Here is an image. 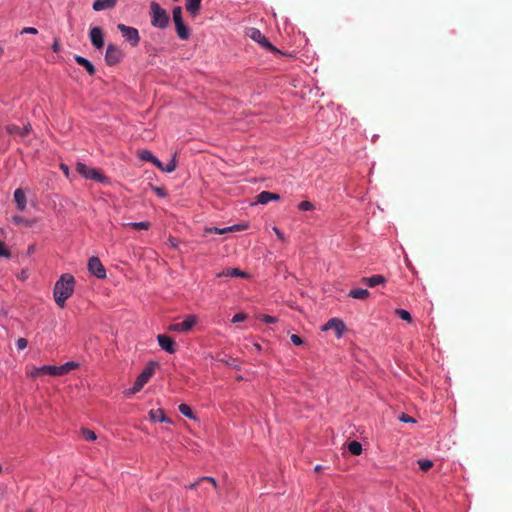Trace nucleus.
I'll return each mask as SVG.
<instances>
[{"instance_id": "50", "label": "nucleus", "mask_w": 512, "mask_h": 512, "mask_svg": "<svg viewBox=\"0 0 512 512\" xmlns=\"http://www.w3.org/2000/svg\"><path fill=\"white\" fill-rule=\"evenodd\" d=\"M29 132V128L28 127H25L23 130H21V135H26L27 133Z\"/></svg>"}, {"instance_id": "27", "label": "nucleus", "mask_w": 512, "mask_h": 512, "mask_svg": "<svg viewBox=\"0 0 512 512\" xmlns=\"http://www.w3.org/2000/svg\"><path fill=\"white\" fill-rule=\"evenodd\" d=\"M176 32L180 39L186 40L189 38V29L185 26L184 22L176 23Z\"/></svg>"}, {"instance_id": "54", "label": "nucleus", "mask_w": 512, "mask_h": 512, "mask_svg": "<svg viewBox=\"0 0 512 512\" xmlns=\"http://www.w3.org/2000/svg\"><path fill=\"white\" fill-rule=\"evenodd\" d=\"M2 471V467L0 466V472Z\"/></svg>"}, {"instance_id": "11", "label": "nucleus", "mask_w": 512, "mask_h": 512, "mask_svg": "<svg viewBox=\"0 0 512 512\" xmlns=\"http://www.w3.org/2000/svg\"><path fill=\"white\" fill-rule=\"evenodd\" d=\"M89 37H90L92 45L95 48L101 49L104 46V37H103V31L101 28H99V27L91 28Z\"/></svg>"}, {"instance_id": "36", "label": "nucleus", "mask_w": 512, "mask_h": 512, "mask_svg": "<svg viewBox=\"0 0 512 512\" xmlns=\"http://www.w3.org/2000/svg\"><path fill=\"white\" fill-rule=\"evenodd\" d=\"M258 319L265 322V323H268V324H272V323H276L277 322V318L276 317H273V316H270V315H265V314H260L258 316Z\"/></svg>"}, {"instance_id": "6", "label": "nucleus", "mask_w": 512, "mask_h": 512, "mask_svg": "<svg viewBox=\"0 0 512 512\" xmlns=\"http://www.w3.org/2000/svg\"><path fill=\"white\" fill-rule=\"evenodd\" d=\"M196 323L197 317L195 315H187L182 322L169 325L168 330L170 332L186 333L189 332Z\"/></svg>"}, {"instance_id": "15", "label": "nucleus", "mask_w": 512, "mask_h": 512, "mask_svg": "<svg viewBox=\"0 0 512 512\" xmlns=\"http://www.w3.org/2000/svg\"><path fill=\"white\" fill-rule=\"evenodd\" d=\"M117 0H95L93 2V9L95 11H102L106 9H112L116 6Z\"/></svg>"}, {"instance_id": "51", "label": "nucleus", "mask_w": 512, "mask_h": 512, "mask_svg": "<svg viewBox=\"0 0 512 512\" xmlns=\"http://www.w3.org/2000/svg\"><path fill=\"white\" fill-rule=\"evenodd\" d=\"M170 243L173 247H176L177 244H176V240L175 239H170Z\"/></svg>"}, {"instance_id": "33", "label": "nucleus", "mask_w": 512, "mask_h": 512, "mask_svg": "<svg viewBox=\"0 0 512 512\" xmlns=\"http://www.w3.org/2000/svg\"><path fill=\"white\" fill-rule=\"evenodd\" d=\"M81 434L83 438L87 441H94L97 438L95 432L89 429H82Z\"/></svg>"}, {"instance_id": "21", "label": "nucleus", "mask_w": 512, "mask_h": 512, "mask_svg": "<svg viewBox=\"0 0 512 512\" xmlns=\"http://www.w3.org/2000/svg\"><path fill=\"white\" fill-rule=\"evenodd\" d=\"M150 419L154 422H166L171 423V420L164 414L163 409H155L149 412Z\"/></svg>"}, {"instance_id": "45", "label": "nucleus", "mask_w": 512, "mask_h": 512, "mask_svg": "<svg viewBox=\"0 0 512 512\" xmlns=\"http://www.w3.org/2000/svg\"><path fill=\"white\" fill-rule=\"evenodd\" d=\"M8 131L11 134H20L21 133V129L18 126H15V125L9 126L8 127Z\"/></svg>"}, {"instance_id": "38", "label": "nucleus", "mask_w": 512, "mask_h": 512, "mask_svg": "<svg viewBox=\"0 0 512 512\" xmlns=\"http://www.w3.org/2000/svg\"><path fill=\"white\" fill-rule=\"evenodd\" d=\"M0 256L10 258L11 254L5 244L0 241Z\"/></svg>"}, {"instance_id": "8", "label": "nucleus", "mask_w": 512, "mask_h": 512, "mask_svg": "<svg viewBox=\"0 0 512 512\" xmlns=\"http://www.w3.org/2000/svg\"><path fill=\"white\" fill-rule=\"evenodd\" d=\"M118 30L122 36L128 41L133 47L137 46L140 41L139 32L136 28L126 26L125 24H118Z\"/></svg>"}, {"instance_id": "19", "label": "nucleus", "mask_w": 512, "mask_h": 512, "mask_svg": "<svg viewBox=\"0 0 512 512\" xmlns=\"http://www.w3.org/2000/svg\"><path fill=\"white\" fill-rule=\"evenodd\" d=\"M75 61L82 67L85 68V70L88 72L89 75H94L95 72H96V69L94 67V65L86 58L82 57V56H79V55H76L75 56Z\"/></svg>"}, {"instance_id": "16", "label": "nucleus", "mask_w": 512, "mask_h": 512, "mask_svg": "<svg viewBox=\"0 0 512 512\" xmlns=\"http://www.w3.org/2000/svg\"><path fill=\"white\" fill-rule=\"evenodd\" d=\"M386 282V278L382 275H373L371 277H363L361 279V283L369 286L375 287L380 284H384Z\"/></svg>"}, {"instance_id": "20", "label": "nucleus", "mask_w": 512, "mask_h": 512, "mask_svg": "<svg viewBox=\"0 0 512 512\" xmlns=\"http://www.w3.org/2000/svg\"><path fill=\"white\" fill-rule=\"evenodd\" d=\"M138 156L143 161H149L152 162L155 166L161 167V162L149 150H140L138 152Z\"/></svg>"}, {"instance_id": "25", "label": "nucleus", "mask_w": 512, "mask_h": 512, "mask_svg": "<svg viewBox=\"0 0 512 512\" xmlns=\"http://www.w3.org/2000/svg\"><path fill=\"white\" fill-rule=\"evenodd\" d=\"M348 296L354 299L365 300L370 296V292L367 289H352Z\"/></svg>"}, {"instance_id": "48", "label": "nucleus", "mask_w": 512, "mask_h": 512, "mask_svg": "<svg viewBox=\"0 0 512 512\" xmlns=\"http://www.w3.org/2000/svg\"><path fill=\"white\" fill-rule=\"evenodd\" d=\"M60 167H61L62 171L64 172V174H65L66 176H68V175H69V168L67 167V165H65V164H61V166H60Z\"/></svg>"}, {"instance_id": "22", "label": "nucleus", "mask_w": 512, "mask_h": 512, "mask_svg": "<svg viewBox=\"0 0 512 512\" xmlns=\"http://www.w3.org/2000/svg\"><path fill=\"white\" fill-rule=\"evenodd\" d=\"M78 367V364L76 362H67L61 366H55L56 369V376H62L65 374H68L71 370Z\"/></svg>"}, {"instance_id": "39", "label": "nucleus", "mask_w": 512, "mask_h": 512, "mask_svg": "<svg viewBox=\"0 0 512 512\" xmlns=\"http://www.w3.org/2000/svg\"><path fill=\"white\" fill-rule=\"evenodd\" d=\"M247 319V314L240 312L233 316L232 322L239 323Z\"/></svg>"}, {"instance_id": "34", "label": "nucleus", "mask_w": 512, "mask_h": 512, "mask_svg": "<svg viewBox=\"0 0 512 512\" xmlns=\"http://www.w3.org/2000/svg\"><path fill=\"white\" fill-rule=\"evenodd\" d=\"M173 21L174 23H180L183 22L182 19V9L180 6H177L173 9Z\"/></svg>"}, {"instance_id": "13", "label": "nucleus", "mask_w": 512, "mask_h": 512, "mask_svg": "<svg viewBox=\"0 0 512 512\" xmlns=\"http://www.w3.org/2000/svg\"><path fill=\"white\" fill-rule=\"evenodd\" d=\"M30 377H38L41 375H50L56 376V369L53 365H44L41 367H34L30 372H28Z\"/></svg>"}, {"instance_id": "32", "label": "nucleus", "mask_w": 512, "mask_h": 512, "mask_svg": "<svg viewBox=\"0 0 512 512\" xmlns=\"http://www.w3.org/2000/svg\"><path fill=\"white\" fill-rule=\"evenodd\" d=\"M395 314L400 317L402 320H405L407 322H411L412 321V317H411V314L405 310V309H396L395 310Z\"/></svg>"}, {"instance_id": "17", "label": "nucleus", "mask_w": 512, "mask_h": 512, "mask_svg": "<svg viewBox=\"0 0 512 512\" xmlns=\"http://www.w3.org/2000/svg\"><path fill=\"white\" fill-rule=\"evenodd\" d=\"M280 195L269 191H263L257 196V202L260 204H267L272 200H279Z\"/></svg>"}, {"instance_id": "30", "label": "nucleus", "mask_w": 512, "mask_h": 512, "mask_svg": "<svg viewBox=\"0 0 512 512\" xmlns=\"http://www.w3.org/2000/svg\"><path fill=\"white\" fill-rule=\"evenodd\" d=\"M177 167L176 159L175 157L172 158L165 166L161 163V167H158L161 171L171 173L173 172Z\"/></svg>"}, {"instance_id": "37", "label": "nucleus", "mask_w": 512, "mask_h": 512, "mask_svg": "<svg viewBox=\"0 0 512 512\" xmlns=\"http://www.w3.org/2000/svg\"><path fill=\"white\" fill-rule=\"evenodd\" d=\"M298 208L302 211H309L314 209V205L310 201H302L299 203Z\"/></svg>"}, {"instance_id": "5", "label": "nucleus", "mask_w": 512, "mask_h": 512, "mask_svg": "<svg viewBox=\"0 0 512 512\" xmlns=\"http://www.w3.org/2000/svg\"><path fill=\"white\" fill-rule=\"evenodd\" d=\"M246 35L257 42L260 46L263 48L273 52V53H280V51L270 43V41L265 37L264 34L261 33L260 30L256 28H248L246 30Z\"/></svg>"}, {"instance_id": "12", "label": "nucleus", "mask_w": 512, "mask_h": 512, "mask_svg": "<svg viewBox=\"0 0 512 512\" xmlns=\"http://www.w3.org/2000/svg\"><path fill=\"white\" fill-rule=\"evenodd\" d=\"M159 346L166 352L173 354L176 351V344L174 340L164 334L157 336Z\"/></svg>"}, {"instance_id": "43", "label": "nucleus", "mask_w": 512, "mask_h": 512, "mask_svg": "<svg viewBox=\"0 0 512 512\" xmlns=\"http://www.w3.org/2000/svg\"><path fill=\"white\" fill-rule=\"evenodd\" d=\"M153 191L160 197H165L167 195L165 189L161 187H153Z\"/></svg>"}, {"instance_id": "3", "label": "nucleus", "mask_w": 512, "mask_h": 512, "mask_svg": "<svg viewBox=\"0 0 512 512\" xmlns=\"http://www.w3.org/2000/svg\"><path fill=\"white\" fill-rule=\"evenodd\" d=\"M150 8L152 11V20L151 24L154 27L165 28L169 22V16L167 12L160 7V5L156 2H151Z\"/></svg>"}, {"instance_id": "35", "label": "nucleus", "mask_w": 512, "mask_h": 512, "mask_svg": "<svg viewBox=\"0 0 512 512\" xmlns=\"http://www.w3.org/2000/svg\"><path fill=\"white\" fill-rule=\"evenodd\" d=\"M418 464L423 471H428L433 466V462L428 459H421L418 461Z\"/></svg>"}, {"instance_id": "44", "label": "nucleus", "mask_w": 512, "mask_h": 512, "mask_svg": "<svg viewBox=\"0 0 512 512\" xmlns=\"http://www.w3.org/2000/svg\"><path fill=\"white\" fill-rule=\"evenodd\" d=\"M400 421L402 422H405V423H410V422H415V420L409 416V415H406V414H402L400 417H399Z\"/></svg>"}, {"instance_id": "7", "label": "nucleus", "mask_w": 512, "mask_h": 512, "mask_svg": "<svg viewBox=\"0 0 512 512\" xmlns=\"http://www.w3.org/2000/svg\"><path fill=\"white\" fill-rule=\"evenodd\" d=\"M124 57L123 51L114 44H109L105 53V61L107 65L114 66L118 64Z\"/></svg>"}, {"instance_id": "55", "label": "nucleus", "mask_w": 512, "mask_h": 512, "mask_svg": "<svg viewBox=\"0 0 512 512\" xmlns=\"http://www.w3.org/2000/svg\"><path fill=\"white\" fill-rule=\"evenodd\" d=\"M27 512H33V511L29 510V511H27Z\"/></svg>"}, {"instance_id": "2", "label": "nucleus", "mask_w": 512, "mask_h": 512, "mask_svg": "<svg viewBox=\"0 0 512 512\" xmlns=\"http://www.w3.org/2000/svg\"><path fill=\"white\" fill-rule=\"evenodd\" d=\"M157 366V362H149L147 366L144 368V370L141 372V374L135 380L133 387L126 391V394L130 395L139 392L144 387V385L150 380Z\"/></svg>"}, {"instance_id": "10", "label": "nucleus", "mask_w": 512, "mask_h": 512, "mask_svg": "<svg viewBox=\"0 0 512 512\" xmlns=\"http://www.w3.org/2000/svg\"><path fill=\"white\" fill-rule=\"evenodd\" d=\"M323 330H334L337 337L340 338L344 333L345 324L338 318H332L323 326Z\"/></svg>"}, {"instance_id": "18", "label": "nucleus", "mask_w": 512, "mask_h": 512, "mask_svg": "<svg viewBox=\"0 0 512 512\" xmlns=\"http://www.w3.org/2000/svg\"><path fill=\"white\" fill-rule=\"evenodd\" d=\"M203 482L210 483L215 490L218 489V484H217L216 480L213 477H209V476H204V477L198 478L195 482L189 484L186 488L191 489V490L196 489Z\"/></svg>"}, {"instance_id": "1", "label": "nucleus", "mask_w": 512, "mask_h": 512, "mask_svg": "<svg viewBox=\"0 0 512 512\" xmlns=\"http://www.w3.org/2000/svg\"><path fill=\"white\" fill-rule=\"evenodd\" d=\"M75 278L73 275L65 273L56 281L53 290V296L56 304L63 308L66 300L70 298L74 292Z\"/></svg>"}, {"instance_id": "46", "label": "nucleus", "mask_w": 512, "mask_h": 512, "mask_svg": "<svg viewBox=\"0 0 512 512\" xmlns=\"http://www.w3.org/2000/svg\"><path fill=\"white\" fill-rule=\"evenodd\" d=\"M273 231L275 232V234L279 240H281V241L285 240L284 234L277 227H273Z\"/></svg>"}, {"instance_id": "4", "label": "nucleus", "mask_w": 512, "mask_h": 512, "mask_svg": "<svg viewBox=\"0 0 512 512\" xmlns=\"http://www.w3.org/2000/svg\"><path fill=\"white\" fill-rule=\"evenodd\" d=\"M76 171L86 179L95 180L100 183H107L108 179L102 172L95 168H90L84 163L78 162L76 164Z\"/></svg>"}, {"instance_id": "53", "label": "nucleus", "mask_w": 512, "mask_h": 512, "mask_svg": "<svg viewBox=\"0 0 512 512\" xmlns=\"http://www.w3.org/2000/svg\"><path fill=\"white\" fill-rule=\"evenodd\" d=\"M24 274H25V272L23 271L22 274H21V277H20L21 279H25V275Z\"/></svg>"}, {"instance_id": "29", "label": "nucleus", "mask_w": 512, "mask_h": 512, "mask_svg": "<svg viewBox=\"0 0 512 512\" xmlns=\"http://www.w3.org/2000/svg\"><path fill=\"white\" fill-rule=\"evenodd\" d=\"M127 226H129L135 230H147L150 228L151 224L148 221H143V222L128 223Z\"/></svg>"}, {"instance_id": "14", "label": "nucleus", "mask_w": 512, "mask_h": 512, "mask_svg": "<svg viewBox=\"0 0 512 512\" xmlns=\"http://www.w3.org/2000/svg\"><path fill=\"white\" fill-rule=\"evenodd\" d=\"M240 229L241 228L239 225H233V226L224 227V228L206 227L204 229V233H205V235L211 234V233L222 235V234H226L229 232L239 231Z\"/></svg>"}, {"instance_id": "31", "label": "nucleus", "mask_w": 512, "mask_h": 512, "mask_svg": "<svg viewBox=\"0 0 512 512\" xmlns=\"http://www.w3.org/2000/svg\"><path fill=\"white\" fill-rule=\"evenodd\" d=\"M178 409H179L180 413L183 414L184 416L191 418V419L194 418L193 411L189 405L182 403L179 405Z\"/></svg>"}, {"instance_id": "40", "label": "nucleus", "mask_w": 512, "mask_h": 512, "mask_svg": "<svg viewBox=\"0 0 512 512\" xmlns=\"http://www.w3.org/2000/svg\"><path fill=\"white\" fill-rule=\"evenodd\" d=\"M28 345V341L25 338H19L16 342L18 350H24Z\"/></svg>"}, {"instance_id": "28", "label": "nucleus", "mask_w": 512, "mask_h": 512, "mask_svg": "<svg viewBox=\"0 0 512 512\" xmlns=\"http://www.w3.org/2000/svg\"><path fill=\"white\" fill-rule=\"evenodd\" d=\"M348 450L353 455H360L362 452V445L357 441H351L348 444Z\"/></svg>"}, {"instance_id": "49", "label": "nucleus", "mask_w": 512, "mask_h": 512, "mask_svg": "<svg viewBox=\"0 0 512 512\" xmlns=\"http://www.w3.org/2000/svg\"><path fill=\"white\" fill-rule=\"evenodd\" d=\"M322 470H323V467L321 465H317L314 468V471L317 472V473L321 472Z\"/></svg>"}, {"instance_id": "41", "label": "nucleus", "mask_w": 512, "mask_h": 512, "mask_svg": "<svg viewBox=\"0 0 512 512\" xmlns=\"http://www.w3.org/2000/svg\"><path fill=\"white\" fill-rule=\"evenodd\" d=\"M290 339L291 342L296 346L303 344V340L301 339V337L296 334L291 335Z\"/></svg>"}, {"instance_id": "42", "label": "nucleus", "mask_w": 512, "mask_h": 512, "mask_svg": "<svg viewBox=\"0 0 512 512\" xmlns=\"http://www.w3.org/2000/svg\"><path fill=\"white\" fill-rule=\"evenodd\" d=\"M26 33H28V34H37L38 31L34 27H25V28H23L21 30V34H26Z\"/></svg>"}, {"instance_id": "26", "label": "nucleus", "mask_w": 512, "mask_h": 512, "mask_svg": "<svg viewBox=\"0 0 512 512\" xmlns=\"http://www.w3.org/2000/svg\"><path fill=\"white\" fill-rule=\"evenodd\" d=\"M202 0H187L186 2V10L193 16H195L201 7Z\"/></svg>"}, {"instance_id": "24", "label": "nucleus", "mask_w": 512, "mask_h": 512, "mask_svg": "<svg viewBox=\"0 0 512 512\" xmlns=\"http://www.w3.org/2000/svg\"><path fill=\"white\" fill-rule=\"evenodd\" d=\"M218 277L226 276V277H247V274L244 271H241L238 268H228L224 270L222 273L217 275Z\"/></svg>"}, {"instance_id": "52", "label": "nucleus", "mask_w": 512, "mask_h": 512, "mask_svg": "<svg viewBox=\"0 0 512 512\" xmlns=\"http://www.w3.org/2000/svg\"><path fill=\"white\" fill-rule=\"evenodd\" d=\"M4 52V48L0 46V55Z\"/></svg>"}, {"instance_id": "47", "label": "nucleus", "mask_w": 512, "mask_h": 512, "mask_svg": "<svg viewBox=\"0 0 512 512\" xmlns=\"http://www.w3.org/2000/svg\"><path fill=\"white\" fill-rule=\"evenodd\" d=\"M52 49L54 52H59L60 50V43L58 41V39H55L54 43H53V46H52Z\"/></svg>"}, {"instance_id": "9", "label": "nucleus", "mask_w": 512, "mask_h": 512, "mask_svg": "<svg viewBox=\"0 0 512 512\" xmlns=\"http://www.w3.org/2000/svg\"><path fill=\"white\" fill-rule=\"evenodd\" d=\"M88 270L99 279L106 277V270L97 257H91L88 261Z\"/></svg>"}, {"instance_id": "23", "label": "nucleus", "mask_w": 512, "mask_h": 512, "mask_svg": "<svg viewBox=\"0 0 512 512\" xmlns=\"http://www.w3.org/2000/svg\"><path fill=\"white\" fill-rule=\"evenodd\" d=\"M14 200L19 210L23 211L26 208V195L22 189L15 190Z\"/></svg>"}]
</instances>
